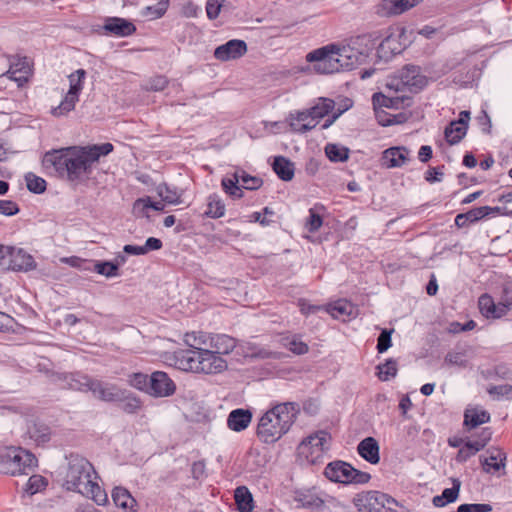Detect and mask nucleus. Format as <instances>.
<instances>
[{
	"label": "nucleus",
	"mask_w": 512,
	"mask_h": 512,
	"mask_svg": "<svg viewBox=\"0 0 512 512\" xmlns=\"http://www.w3.org/2000/svg\"><path fill=\"white\" fill-rule=\"evenodd\" d=\"M113 149L109 142L53 149L44 154L42 165L57 177L78 185L90 179L94 163Z\"/></svg>",
	"instance_id": "obj_1"
},
{
	"label": "nucleus",
	"mask_w": 512,
	"mask_h": 512,
	"mask_svg": "<svg viewBox=\"0 0 512 512\" xmlns=\"http://www.w3.org/2000/svg\"><path fill=\"white\" fill-rule=\"evenodd\" d=\"M68 467L63 487L68 491L78 492L91 498L97 505H105L108 501L106 492L94 480L96 471L93 465L78 454L67 457Z\"/></svg>",
	"instance_id": "obj_2"
},
{
	"label": "nucleus",
	"mask_w": 512,
	"mask_h": 512,
	"mask_svg": "<svg viewBox=\"0 0 512 512\" xmlns=\"http://www.w3.org/2000/svg\"><path fill=\"white\" fill-rule=\"evenodd\" d=\"M300 413L297 402H284L274 405L262 415L257 425V437L266 444L278 441L295 423Z\"/></svg>",
	"instance_id": "obj_3"
},
{
	"label": "nucleus",
	"mask_w": 512,
	"mask_h": 512,
	"mask_svg": "<svg viewBox=\"0 0 512 512\" xmlns=\"http://www.w3.org/2000/svg\"><path fill=\"white\" fill-rule=\"evenodd\" d=\"M394 42L396 43V39L391 33L388 34L387 32L382 33L381 31H373L351 38L349 43L347 45H343V47L344 49L350 50V52H347L346 54L351 55L348 59L352 69H354L366 61L367 57L377 45L378 53H384L387 49L390 50L392 54L399 53L400 48L392 46Z\"/></svg>",
	"instance_id": "obj_4"
},
{
	"label": "nucleus",
	"mask_w": 512,
	"mask_h": 512,
	"mask_svg": "<svg viewBox=\"0 0 512 512\" xmlns=\"http://www.w3.org/2000/svg\"><path fill=\"white\" fill-rule=\"evenodd\" d=\"M349 49L337 44H329L309 52L306 61L313 64V70L318 74H333L343 70H352L346 53Z\"/></svg>",
	"instance_id": "obj_5"
},
{
	"label": "nucleus",
	"mask_w": 512,
	"mask_h": 512,
	"mask_svg": "<svg viewBox=\"0 0 512 512\" xmlns=\"http://www.w3.org/2000/svg\"><path fill=\"white\" fill-rule=\"evenodd\" d=\"M36 457L21 447L0 449V472L12 476L25 474L26 469L35 466Z\"/></svg>",
	"instance_id": "obj_6"
},
{
	"label": "nucleus",
	"mask_w": 512,
	"mask_h": 512,
	"mask_svg": "<svg viewBox=\"0 0 512 512\" xmlns=\"http://www.w3.org/2000/svg\"><path fill=\"white\" fill-rule=\"evenodd\" d=\"M323 474L327 479L341 484H366L370 481L371 475L354 468L351 464L335 460L328 463Z\"/></svg>",
	"instance_id": "obj_7"
},
{
	"label": "nucleus",
	"mask_w": 512,
	"mask_h": 512,
	"mask_svg": "<svg viewBox=\"0 0 512 512\" xmlns=\"http://www.w3.org/2000/svg\"><path fill=\"white\" fill-rule=\"evenodd\" d=\"M221 185L229 196L234 199H241L244 196L243 189L257 190L263 185V180L248 174L243 169H238L233 173L232 177L223 178Z\"/></svg>",
	"instance_id": "obj_8"
},
{
	"label": "nucleus",
	"mask_w": 512,
	"mask_h": 512,
	"mask_svg": "<svg viewBox=\"0 0 512 512\" xmlns=\"http://www.w3.org/2000/svg\"><path fill=\"white\" fill-rule=\"evenodd\" d=\"M329 439V433L323 430L309 435L298 445V457L305 460L307 464H316L322 458L324 450L328 448Z\"/></svg>",
	"instance_id": "obj_9"
},
{
	"label": "nucleus",
	"mask_w": 512,
	"mask_h": 512,
	"mask_svg": "<svg viewBox=\"0 0 512 512\" xmlns=\"http://www.w3.org/2000/svg\"><path fill=\"white\" fill-rule=\"evenodd\" d=\"M85 77L86 71L84 69H78L68 76L69 90L61 103L57 107L52 108L51 113L54 116H64L74 110L76 103L79 101V94L83 89Z\"/></svg>",
	"instance_id": "obj_10"
},
{
	"label": "nucleus",
	"mask_w": 512,
	"mask_h": 512,
	"mask_svg": "<svg viewBox=\"0 0 512 512\" xmlns=\"http://www.w3.org/2000/svg\"><path fill=\"white\" fill-rule=\"evenodd\" d=\"M353 504L358 511L383 512L387 505L397 506L398 502L386 493L371 490L356 494Z\"/></svg>",
	"instance_id": "obj_11"
},
{
	"label": "nucleus",
	"mask_w": 512,
	"mask_h": 512,
	"mask_svg": "<svg viewBox=\"0 0 512 512\" xmlns=\"http://www.w3.org/2000/svg\"><path fill=\"white\" fill-rule=\"evenodd\" d=\"M396 90L407 89L410 92L417 93L427 84V78L420 73V67L415 65H406L398 73Z\"/></svg>",
	"instance_id": "obj_12"
},
{
	"label": "nucleus",
	"mask_w": 512,
	"mask_h": 512,
	"mask_svg": "<svg viewBox=\"0 0 512 512\" xmlns=\"http://www.w3.org/2000/svg\"><path fill=\"white\" fill-rule=\"evenodd\" d=\"M1 266L13 271H28L35 267L34 258L21 248L6 246Z\"/></svg>",
	"instance_id": "obj_13"
},
{
	"label": "nucleus",
	"mask_w": 512,
	"mask_h": 512,
	"mask_svg": "<svg viewBox=\"0 0 512 512\" xmlns=\"http://www.w3.org/2000/svg\"><path fill=\"white\" fill-rule=\"evenodd\" d=\"M136 32V26L128 19L121 17L104 18L101 34L115 37H128Z\"/></svg>",
	"instance_id": "obj_14"
},
{
	"label": "nucleus",
	"mask_w": 512,
	"mask_h": 512,
	"mask_svg": "<svg viewBox=\"0 0 512 512\" xmlns=\"http://www.w3.org/2000/svg\"><path fill=\"white\" fill-rule=\"evenodd\" d=\"M149 395L154 397H168L175 393L176 385L163 371H155L150 375Z\"/></svg>",
	"instance_id": "obj_15"
},
{
	"label": "nucleus",
	"mask_w": 512,
	"mask_h": 512,
	"mask_svg": "<svg viewBox=\"0 0 512 512\" xmlns=\"http://www.w3.org/2000/svg\"><path fill=\"white\" fill-rule=\"evenodd\" d=\"M247 52V44L244 40L232 39L219 45L214 50V57L222 62L241 58Z\"/></svg>",
	"instance_id": "obj_16"
},
{
	"label": "nucleus",
	"mask_w": 512,
	"mask_h": 512,
	"mask_svg": "<svg viewBox=\"0 0 512 512\" xmlns=\"http://www.w3.org/2000/svg\"><path fill=\"white\" fill-rule=\"evenodd\" d=\"M199 354V373L217 374L221 373L227 368V362L221 357L216 355L210 349L200 347Z\"/></svg>",
	"instance_id": "obj_17"
},
{
	"label": "nucleus",
	"mask_w": 512,
	"mask_h": 512,
	"mask_svg": "<svg viewBox=\"0 0 512 512\" xmlns=\"http://www.w3.org/2000/svg\"><path fill=\"white\" fill-rule=\"evenodd\" d=\"M499 207H490V206H481L472 208L465 213H460L455 217V225L458 228H464L469 226L470 224H474L477 221L492 215L499 213Z\"/></svg>",
	"instance_id": "obj_18"
},
{
	"label": "nucleus",
	"mask_w": 512,
	"mask_h": 512,
	"mask_svg": "<svg viewBox=\"0 0 512 512\" xmlns=\"http://www.w3.org/2000/svg\"><path fill=\"white\" fill-rule=\"evenodd\" d=\"M200 347H194L180 350L175 353V365L178 369L186 372L199 373V354Z\"/></svg>",
	"instance_id": "obj_19"
},
{
	"label": "nucleus",
	"mask_w": 512,
	"mask_h": 512,
	"mask_svg": "<svg viewBox=\"0 0 512 512\" xmlns=\"http://www.w3.org/2000/svg\"><path fill=\"white\" fill-rule=\"evenodd\" d=\"M423 0H382L377 7V14L380 16L400 15Z\"/></svg>",
	"instance_id": "obj_20"
},
{
	"label": "nucleus",
	"mask_w": 512,
	"mask_h": 512,
	"mask_svg": "<svg viewBox=\"0 0 512 512\" xmlns=\"http://www.w3.org/2000/svg\"><path fill=\"white\" fill-rule=\"evenodd\" d=\"M73 266H79L83 269L90 270L93 269L100 275H104L106 277H115L118 275L119 266L110 261H91V260H82L79 258L72 259Z\"/></svg>",
	"instance_id": "obj_21"
},
{
	"label": "nucleus",
	"mask_w": 512,
	"mask_h": 512,
	"mask_svg": "<svg viewBox=\"0 0 512 512\" xmlns=\"http://www.w3.org/2000/svg\"><path fill=\"white\" fill-rule=\"evenodd\" d=\"M480 313L487 319H499L507 314L508 306L495 303L492 296L483 294L478 299Z\"/></svg>",
	"instance_id": "obj_22"
},
{
	"label": "nucleus",
	"mask_w": 512,
	"mask_h": 512,
	"mask_svg": "<svg viewBox=\"0 0 512 512\" xmlns=\"http://www.w3.org/2000/svg\"><path fill=\"white\" fill-rule=\"evenodd\" d=\"M91 385L92 387L90 392L94 397L101 401L116 402L121 395L120 392L122 389L115 384L106 383L94 378V381L91 383Z\"/></svg>",
	"instance_id": "obj_23"
},
{
	"label": "nucleus",
	"mask_w": 512,
	"mask_h": 512,
	"mask_svg": "<svg viewBox=\"0 0 512 512\" xmlns=\"http://www.w3.org/2000/svg\"><path fill=\"white\" fill-rule=\"evenodd\" d=\"M252 421V412L248 409L237 408L232 410L227 417V426L230 430L241 432Z\"/></svg>",
	"instance_id": "obj_24"
},
{
	"label": "nucleus",
	"mask_w": 512,
	"mask_h": 512,
	"mask_svg": "<svg viewBox=\"0 0 512 512\" xmlns=\"http://www.w3.org/2000/svg\"><path fill=\"white\" fill-rule=\"evenodd\" d=\"M380 447L373 437H366L357 446L358 454L370 464H378L380 461Z\"/></svg>",
	"instance_id": "obj_25"
},
{
	"label": "nucleus",
	"mask_w": 512,
	"mask_h": 512,
	"mask_svg": "<svg viewBox=\"0 0 512 512\" xmlns=\"http://www.w3.org/2000/svg\"><path fill=\"white\" fill-rule=\"evenodd\" d=\"M488 457L481 460L483 470L486 473L491 471H499L505 467L506 454L498 448H492L487 450Z\"/></svg>",
	"instance_id": "obj_26"
},
{
	"label": "nucleus",
	"mask_w": 512,
	"mask_h": 512,
	"mask_svg": "<svg viewBox=\"0 0 512 512\" xmlns=\"http://www.w3.org/2000/svg\"><path fill=\"white\" fill-rule=\"evenodd\" d=\"M236 346L235 339L226 334H217L210 337V347L216 355L229 354Z\"/></svg>",
	"instance_id": "obj_27"
},
{
	"label": "nucleus",
	"mask_w": 512,
	"mask_h": 512,
	"mask_svg": "<svg viewBox=\"0 0 512 512\" xmlns=\"http://www.w3.org/2000/svg\"><path fill=\"white\" fill-rule=\"evenodd\" d=\"M353 310V304L344 299L325 305L326 313L330 314L334 319H342L343 321L353 314Z\"/></svg>",
	"instance_id": "obj_28"
},
{
	"label": "nucleus",
	"mask_w": 512,
	"mask_h": 512,
	"mask_svg": "<svg viewBox=\"0 0 512 512\" xmlns=\"http://www.w3.org/2000/svg\"><path fill=\"white\" fill-rule=\"evenodd\" d=\"M119 399L116 402L120 403V409L127 414H135L142 408V401L132 392L122 389Z\"/></svg>",
	"instance_id": "obj_29"
},
{
	"label": "nucleus",
	"mask_w": 512,
	"mask_h": 512,
	"mask_svg": "<svg viewBox=\"0 0 512 512\" xmlns=\"http://www.w3.org/2000/svg\"><path fill=\"white\" fill-rule=\"evenodd\" d=\"M272 168L276 175L283 181H290L294 177V163L284 156H276Z\"/></svg>",
	"instance_id": "obj_30"
},
{
	"label": "nucleus",
	"mask_w": 512,
	"mask_h": 512,
	"mask_svg": "<svg viewBox=\"0 0 512 512\" xmlns=\"http://www.w3.org/2000/svg\"><path fill=\"white\" fill-rule=\"evenodd\" d=\"M409 150L405 147H391L383 152L388 167H400L408 160Z\"/></svg>",
	"instance_id": "obj_31"
},
{
	"label": "nucleus",
	"mask_w": 512,
	"mask_h": 512,
	"mask_svg": "<svg viewBox=\"0 0 512 512\" xmlns=\"http://www.w3.org/2000/svg\"><path fill=\"white\" fill-rule=\"evenodd\" d=\"M27 433L38 445L45 444L51 439V429L45 423L33 422L29 425Z\"/></svg>",
	"instance_id": "obj_32"
},
{
	"label": "nucleus",
	"mask_w": 512,
	"mask_h": 512,
	"mask_svg": "<svg viewBox=\"0 0 512 512\" xmlns=\"http://www.w3.org/2000/svg\"><path fill=\"white\" fill-rule=\"evenodd\" d=\"M295 501L298 502L301 507L308 509L318 510L324 506L323 499L311 491L297 492Z\"/></svg>",
	"instance_id": "obj_33"
},
{
	"label": "nucleus",
	"mask_w": 512,
	"mask_h": 512,
	"mask_svg": "<svg viewBox=\"0 0 512 512\" xmlns=\"http://www.w3.org/2000/svg\"><path fill=\"white\" fill-rule=\"evenodd\" d=\"M490 421V414L486 410L468 409L464 414V425L476 428Z\"/></svg>",
	"instance_id": "obj_34"
},
{
	"label": "nucleus",
	"mask_w": 512,
	"mask_h": 512,
	"mask_svg": "<svg viewBox=\"0 0 512 512\" xmlns=\"http://www.w3.org/2000/svg\"><path fill=\"white\" fill-rule=\"evenodd\" d=\"M235 501L240 512H251L253 509V497L245 486H239L235 490Z\"/></svg>",
	"instance_id": "obj_35"
},
{
	"label": "nucleus",
	"mask_w": 512,
	"mask_h": 512,
	"mask_svg": "<svg viewBox=\"0 0 512 512\" xmlns=\"http://www.w3.org/2000/svg\"><path fill=\"white\" fill-rule=\"evenodd\" d=\"M93 381L94 378L80 373L71 374L67 378L69 388L81 392L91 391Z\"/></svg>",
	"instance_id": "obj_36"
},
{
	"label": "nucleus",
	"mask_w": 512,
	"mask_h": 512,
	"mask_svg": "<svg viewBox=\"0 0 512 512\" xmlns=\"http://www.w3.org/2000/svg\"><path fill=\"white\" fill-rule=\"evenodd\" d=\"M225 214V204L217 194L208 197L207 210L204 215L212 219H218Z\"/></svg>",
	"instance_id": "obj_37"
},
{
	"label": "nucleus",
	"mask_w": 512,
	"mask_h": 512,
	"mask_svg": "<svg viewBox=\"0 0 512 512\" xmlns=\"http://www.w3.org/2000/svg\"><path fill=\"white\" fill-rule=\"evenodd\" d=\"M467 129L464 125L455 124V121L450 122L444 131L447 142L450 145L458 144L466 135Z\"/></svg>",
	"instance_id": "obj_38"
},
{
	"label": "nucleus",
	"mask_w": 512,
	"mask_h": 512,
	"mask_svg": "<svg viewBox=\"0 0 512 512\" xmlns=\"http://www.w3.org/2000/svg\"><path fill=\"white\" fill-rule=\"evenodd\" d=\"M134 212L139 216L148 217V209H153L156 211H163L164 204L161 202H153L150 197L139 198L134 202L133 205Z\"/></svg>",
	"instance_id": "obj_39"
},
{
	"label": "nucleus",
	"mask_w": 512,
	"mask_h": 512,
	"mask_svg": "<svg viewBox=\"0 0 512 512\" xmlns=\"http://www.w3.org/2000/svg\"><path fill=\"white\" fill-rule=\"evenodd\" d=\"M112 498L115 505L123 509H132L135 503L129 491L123 487H115L112 492Z\"/></svg>",
	"instance_id": "obj_40"
},
{
	"label": "nucleus",
	"mask_w": 512,
	"mask_h": 512,
	"mask_svg": "<svg viewBox=\"0 0 512 512\" xmlns=\"http://www.w3.org/2000/svg\"><path fill=\"white\" fill-rule=\"evenodd\" d=\"M325 154L332 162H345L349 158V149L341 145L329 143L325 147Z\"/></svg>",
	"instance_id": "obj_41"
},
{
	"label": "nucleus",
	"mask_w": 512,
	"mask_h": 512,
	"mask_svg": "<svg viewBox=\"0 0 512 512\" xmlns=\"http://www.w3.org/2000/svg\"><path fill=\"white\" fill-rule=\"evenodd\" d=\"M157 194L161 199L168 204H179L181 203V194L178 193L177 189L167 185L166 183L159 184L157 186Z\"/></svg>",
	"instance_id": "obj_42"
},
{
	"label": "nucleus",
	"mask_w": 512,
	"mask_h": 512,
	"mask_svg": "<svg viewBox=\"0 0 512 512\" xmlns=\"http://www.w3.org/2000/svg\"><path fill=\"white\" fill-rule=\"evenodd\" d=\"M403 102V98L400 97H388L380 92L374 93L372 96V103L374 109L379 110V108H398L399 104Z\"/></svg>",
	"instance_id": "obj_43"
},
{
	"label": "nucleus",
	"mask_w": 512,
	"mask_h": 512,
	"mask_svg": "<svg viewBox=\"0 0 512 512\" xmlns=\"http://www.w3.org/2000/svg\"><path fill=\"white\" fill-rule=\"evenodd\" d=\"M170 0H160L159 2L147 6L142 10V15L150 19L161 18L169 7Z\"/></svg>",
	"instance_id": "obj_44"
},
{
	"label": "nucleus",
	"mask_w": 512,
	"mask_h": 512,
	"mask_svg": "<svg viewBox=\"0 0 512 512\" xmlns=\"http://www.w3.org/2000/svg\"><path fill=\"white\" fill-rule=\"evenodd\" d=\"M378 369V377L381 381H388L393 378L397 374V361L390 358L385 361V363L379 364L377 366Z\"/></svg>",
	"instance_id": "obj_45"
},
{
	"label": "nucleus",
	"mask_w": 512,
	"mask_h": 512,
	"mask_svg": "<svg viewBox=\"0 0 512 512\" xmlns=\"http://www.w3.org/2000/svg\"><path fill=\"white\" fill-rule=\"evenodd\" d=\"M334 106L335 103L333 100L322 98L320 99V102L310 108V110L314 118L321 119L327 116L334 109Z\"/></svg>",
	"instance_id": "obj_46"
},
{
	"label": "nucleus",
	"mask_w": 512,
	"mask_h": 512,
	"mask_svg": "<svg viewBox=\"0 0 512 512\" xmlns=\"http://www.w3.org/2000/svg\"><path fill=\"white\" fill-rule=\"evenodd\" d=\"M25 180L27 189L32 193L41 194L46 190V181L32 172L25 175Z\"/></svg>",
	"instance_id": "obj_47"
},
{
	"label": "nucleus",
	"mask_w": 512,
	"mask_h": 512,
	"mask_svg": "<svg viewBox=\"0 0 512 512\" xmlns=\"http://www.w3.org/2000/svg\"><path fill=\"white\" fill-rule=\"evenodd\" d=\"M128 382L132 387L149 394L150 375L144 373H133L129 376Z\"/></svg>",
	"instance_id": "obj_48"
},
{
	"label": "nucleus",
	"mask_w": 512,
	"mask_h": 512,
	"mask_svg": "<svg viewBox=\"0 0 512 512\" xmlns=\"http://www.w3.org/2000/svg\"><path fill=\"white\" fill-rule=\"evenodd\" d=\"M168 83H169V81L166 76L156 75V76H153L150 79H148L143 84L142 87L146 91L159 92V91H163L167 87Z\"/></svg>",
	"instance_id": "obj_49"
},
{
	"label": "nucleus",
	"mask_w": 512,
	"mask_h": 512,
	"mask_svg": "<svg viewBox=\"0 0 512 512\" xmlns=\"http://www.w3.org/2000/svg\"><path fill=\"white\" fill-rule=\"evenodd\" d=\"M48 485V481L45 477L41 475H32L26 484V492L30 495H34L43 489L46 488Z\"/></svg>",
	"instance_id": "obj_50"
},
{
	"label": "nucleus",
	"mask_w": 512,
	"mask_h": 512,
	"mask_svg": "<svg viewBox=\"0 0 512 512\" xmlns=\"http://www.w3.org/2000/svg\"><path fill=\"white\" fill-rule=\"evenodd\" d=\"M487 392L497 400L512 399V385L509 384L490 386Z\"/></svg>",
	"instance_id": "obj_51"
},
{
	"label": "nucleus",
	"mask_w": 512,
	"mask_h": 512,
	"mask_svg": "<svg viewBox=\"0 0 512 512\" xmlns=\"http://www.w3.org/2000/svg\"><path fill=\"white\" fill-rule=\"evenodd\" d=\"M444 364L449 366L465 368L468 364V361L463 352L450 351L446 354L444 358Z\"/></svg>",
	"instance_id": "obj_52"
},
{
	"label": "nucleus",
	"mask_w": 512,
	"mask_h": 512,
	"mask_svg": "<svg viewBox=\"0 0 512 512\" xmlns=\"http://www.w3.org/2000/svg\"><path fill=\"white\" fill-rule=\"evenodd\" d=\"M28 71V62L26 57H18L15 56L10 61V68L7 73L11 75V78L17 79L15 74L17 72H25Z\"/></svg>",
	"instance_id": "obj_53"
},
{
	"label": "nucleus",
	"mask_w": 512,
	"mask_h": 512,
	"mask_svg": "<svg viewBox=\"0 0 512 512\" xmlns=\"http://www.w3.org/2000/svg\"><path fill=\"white\" fill-rule=\"evenodd\" d=\"M393 329H383L378 336L376 349L378 353L386 352L392 346V335Z\"/></svg>",
	"instance_id": "obj_54"
},
{
	"label": "nucleus",
	"mask_w": 512,
	"mask_h": 512,
	"mask_svg": "<svg viewBox=\"0 0 512 512\" xmlns=\"http://www.w3.org/2000/svg\"><path fill=\"white\" fill-rule=\"evenodd\" d=\"M210 337V335H207L203 332H193L191 334H186L185 342L189 345V347L194 349V347H201V345H206L207 341H210Z\"/></svg>",
	"instance_id": "obj_55"
},
{
	"label": "nucleus",
	"mask_w": 512,
	"mask_h": 512,
	"mask_svg": "<svg viewBox=\"0 0 512 512\" xmlns=\"http://www.w3.org/2000/svg\"><path fill=\"white\" fill-rule=\"evenodd\" d=\"M322 217L315 211V208L309 209V217L307 218L305 227L310 233H315L322 226Z\"/></svg>",
	"instance_id": "obj_56"
},
{
	"label": "nucleus",
	"mask_w": 512,
	"mask_h": 512,
	"mask_svg": "<svg viewBox=\"0 0 512 512\" xmlns=\"http://www.w3.org/2000/svg\"><path fill=\"white\" fill-rule=\"evenodd\" d=\"M492 506L486 503L461 504L456 512H491Z\"/></svg>",
	"instance_id": "obj_57"
},
{
	"label": "nucleus",
	"mask_w": 512,
	"mask_h": 512,
	"mask_svg": "<svg viewBox=\"0 0 512 512\" xmlns=\"http://www.w3.org/2000/svg\"><path fill=\"white\" fill-rule=\"evenodd\" d=\"M318 118H314L313 116L307 120L306 123H296L295 121H290V127L293 131L298 133L308 132L316 127L318 124Z\"/></svg>",
	"instance_id": "obj_58"
},
{
	"label": "nucleus",
	"mask_w": 512,
	"mask_h": 512,
	"mask_svg": "<svg viewBox=\"0 0 512 512\" xmlns=\"http://www.w3.org/2000/svg\"><path fill=\"white\" fill-rule=\"evenodd\" d=\"M460 491V482L455 479L453 481V486L451 488H446L442 491V498H444L447 503H453L457 500Z\"/></svg>",
	"instance_id": "obj_59"
},
{
	"label": "nucleus",
	"mask_w": 512,
	"mask_h": 512,
	"mask_svg": "<svg viewBox=\"0 0 512 512\" xmlns=\"http://www.w3.org/2000/svg\"><path fill=\"white\" fill-rule=\"evenodd\" d=\"M222 3L220 0H207L206 14L210 20L216 19L221 11Z\"/></svg>",
	"instance_id": "obj_60"
},
{
	"label": "nucleus",
	"mask_w": 512,
	"mask_h": 512,
	"mask_svg": "<svg viewBox=\"0 0 512 512\" xmlns=\"http://www.w3.org/2000/svg\"><path fill=\"white\" fill-rule=\"evenodd\" d=\"M18 205L11 200H0V214L5 216H13L19 212Z\"/></svg>",
	"instance_id": "obj_61"
},
{
	"label": "nucleus",
	"mask_w": 512,
	"mask_h": 512,
	"mask_svg": "<svg viewBox=\"0 0 512 512\" xmlns=\"http://www.w3.org/2000/svg\"><path fill=\"white\" fill-rule=\"evenodd\" d=\"M288 349L296 355H303L309 351V347L306 343L293 338L287 344Z\"/></svg>",
	"instance_id": "obj_62"
},
{
	"label": "nucleus",
	"mask_w": 512,
	"mask_h": 512,
	"mask_svg": "<svg viewBox=\"0 0 512 512\" xmlns=\"http://www.w3.org/2000/svg\"><path fill=\"white\" fill-rule=\"evenodd\" d=\"M443 168H444V166L430 167L425 172V180L429 183L441 182L443 179V175H444V173L442 171Z\"/></svg>",
	"instance_id": "obj_63"
},
{
	"label": "nucleus",
	"mask_w": 512,
	"mask_h": 512,
	"mask_svg": "<svg viewBox=\"0 0 512 512\" xmlns=\"http://www.w3.org/2000/svg\"><path fill=\"white\" fill-rule=\"evenodd\" d=\"M499 304L508 306L507 313L512 309V285L506 284L502 288V295Z\"/></svg>",
	"instance_id": "obj_64"
}]
</instances>
